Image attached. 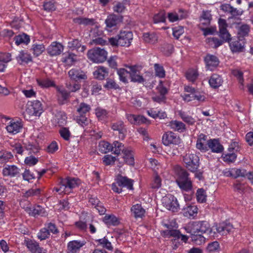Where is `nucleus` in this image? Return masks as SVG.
Returning a JSON list of instances; mask_svg holds the SVG:
<instances>
[{"label": "nucleus", "mask_w": 253, "mask_h": 253, "mask_svg": "<svg viewBox=\"0 0 253 253\" xmlns=\"http://www.w3.org/2000/svg\"><path fill=\"white\" fill-rule=\"evenodd\" d=\"M37 83L38 85L42 87H49L50 86L54 87L55 84L54 82L49 79H37Z\"/></svg>", "instance_id": "obj_42"}, {"label": "nucleus", "mask_w": 253, "mask_h": 253, "mask_svg": "<svg viewBox=\"0 0 253 253\" xmlns=\"http://www.w3.org/2000/svg\"><path fill=\"white\" fill-rule=\"evenodd\" d=\"M91 110V107L89 105L84 102L81 103L77 109V111L79 115H86Z\"/></svg>", "instance_id": "obj_39"}, {"label": "nucleus", "mask_w": 253, "mask_h": 253, "mask_svg": "<svg viewBox=\"0 0 253 253\" xmlns=\"http://www.w3.org/2000/svg\"><path fill=\"white\" fill-rule=\"evenodd\" d=\"M181 119L189 125H194L196 122V120L192 117L188 115L185 112L179 111L178 113Z\"/></svg>", "instance_id": "obj_35"}, {"label": "nucleus", "mask_w": 253, "mask_h": 253, "mask_svg": "<svg viewBox=\"0 0 253 253\" xmlns=\"http://www.w3.org/2000/svg\"><path fill=\"white\" fill-rule=\"evenodd\" d=\"M162 143L165 146L178 145L180 143L179 136L171 131L165 132L162 137Z\"/></svg>", "instance_id": "obj_8"}, {"label": "nucleus", "mask_w": 253, "mask_h": 253, "mask_svg": "<svg viewBox=\"0 0 253 253\" xmlns=\"http://www.w3.org/2000/svg\"><path fill=\"white\" fill-rule=\"evenodd\" d=\"M63 49L64 47L61 43L53 42L47 48V51L50 56H56L60 54Z\"/></svg>", "instance_id": "obj_17"}, {"label": "nucleus", "mask_w": 253, "mask_h": 253, "mask_svg": "<svg viewBox=\"0 0 253 253\" xmlns=\"http://www.w3.org/2000/svg\"><path fill=\"white\" fill-rule=\"evenodd\" d=\"M97 242L104 248H106L109 251H112L113 249L111 242L105 237L97 240Z\"/></svg>", "instance_id": "obj_53"}, {"label": "nucleus", "mask_w": 253, "mask_h": 253, "mask_svg": "<svg viewBox=\"0 0 253 253\" xmlns=\"http://www.w3.org/2000/svg\"><path fill=\"white\" fill-rule=\"evenodd\" d=\"M41 192V190L40 188L36 189H30L27 191L24 195V196L25 198H29L30 197L38 196L40 195Z\"/></svg>", "instance_id": "obj_59"}, {"label": "nucleus", "mask_w": 253, "mask_h": 253, "mask_svg": "<svg viewBox=\"0 0 253 253\" xmlns=\"http://www.w3.org/2000/svg\"><path fill=\"white\" fill-rule=\"evenodd\" d=\"M81 84L77 83H71L69 82L66 84V87L71 92H76L81 88Z\"/></svg>", "instance_id": "obj_61"}, {"label": "nucleus", "mask_w": 253, "mask_h": 253, "mask_svg": "<svg viewBox=\"0 0 253 253\" xmlns=\"http://www.w3.org/2000/svg\"><path fill=\"white\" fill-rule=\"evenodd\" d=\"M207 40L208 42L211 45H213V47L214 48H216L220 45H222L223 42H224L223 40V41H221L215 37L210 38Z\"/></svg>", "instance_id": "obj_51"}, {"label": "nucleus", "mask_w": 253, "mask_h": 253, "mask_svg": "<svg viewBox=\"0 0 253 253\" xmlns=\"http://www.w3.org/2000/svg\"><path fill=\"white\" fill-rule=\"evenodd\" d=\"M168 18L171 22H175L179 19H183L184 16L178 15L175 12H169L168 13Z\"/></svg>", "instance_id": "obj_60"}, {"label": "nucleus", "mask_w": 253, "mask_h": 253, "mask_svg": "<svg viewBox=\"0 0 253 253\" xmlns=\"http://www.w3.org/2000/svg\"><path fill=\"white\" fill-rule=\"evenodd\" d=\"M166 12L164 10L160 11L158 13L156 14L153 17L154 23H158L165 22L166 21Z\"/></svg>", "instance_id": "obj_47"}, {"label": "nucleus", "mask_w": 253, "mask_h": 253, "mask_svg": "<svg viewBox=\"0 0 253 253\" xmlns=\"http://www.w3.org/2000/svg\"><path fill=\"white\" fill-rule=\"evenodd\" d=\"M161 234L164 237H173L175 239H179V236L181 235L180 231L178 230H165L162 231Z\"/></svg>", "instance_id": "obj_34"}, {"label": "nucleus", "mask_w": 253, "mask_h": 253, "mask_svg": "<svg viewBox=\"0 0 253 253\" xmlns=\"http://www.w3.org/2000/svg\"><path fill=\"white\" fill-rule=\"evenodd\" d=\"M59 133L61 137L63 138L65 140H70L71 136V133L70 132L68 128L65 127H61L59 130Z\"/></svg>", "instance_id": "obj_48"}, {"label": "nucleus", "mask_w": 253, "mask_h": 253, "mask_svg": "<svg viewBox=\"0 0 253 253\" xmlns=\"http://www.w3.org/2000/svg\"><path fill=\"white\" fill-rule=\"evenodd\" d=\"M133 181L126 176L119 175L117 178V184L120 187H126L129 190L133 189Z\"/></svg>", "instance_id": "obj_19"}, {"label": "nucleus", "mask_w": 253, "mask_h": 253, "mask_svg": "<svg viewBox=\"0 0 253 253\" xmlns=\"http://www.w3.org/2000/svg\"><path fill=\"white\" fill-rule=\"evenodd\" d=\"M24 244L32 253H34L40 247L37 242L29 239L25 240Z\"/></svg>", "instance_id": "obj_36"}, {"label": "nucleus", "mask_w": 253, "mask_h": 253, "mask_svg": "<svg viewBox=\"0 0 253 253\" xmlns=\"http://www.w3.org/2000/svg\"><path fill=\"white\" fill-rule=\"evenodd\" d=\"M60 185L63 186L64 190L66 192H70L68 190H71L78 187L80 184V180L78 178L67 177L65 178H61L60 181Z\"/></svg>", "instance_id": "obj_10"}, {"label": "nucleus", "mask_w": 253, "mask_h": 253, "mask_svg": "<svg viewBox=\"0 0 253 253\" xmlns=\"http://www.w3.org/2000/svg\"><path fill=\"white\" fill-rule=\"evenodd\" d=\"M197 201L200 203L205 202L206 201V191L203 188L198 189L196 193Z\"/></svg>", "instance_id": "obj_52"}, {"label": "nucleus", "mask_w": 253, "mask_h": 253, "mask_svg": "<svg viewBox=\"0 0 253 253\" xmlns=\"http://www.w3.org/2000/svg\"><path fill=\"white\" fill-rule=\"evenodd\" d=\"M50 233L47 228L44 227L41 229L38 237L41 240H45L49 237Z\"/></svg>", "instance_id": "obj_63"}, {"label": "nucleus", "mask_w": 253, "mask_h": 253, "mask_svg": "<svg viewBox=\"0 0 253 253\" xmlns=\"http://www.w3.org/2000/svg\"><path fill=\"white\" fill-rule=\"evenodd\" d=\"M68 46L72 49H76L78 52H84L86 49L85 45H82L80 41L78 39H71L68 42Z\"/></svg>", "instance_id": "obj_24"}, {"label": "nucleus", "mask_w": 253, "mask_h": 253, "mask_svg": "<svg viewBox=\"0 0 253 253\" xmlns=\"http://www.w3.org/2000/svg\"><path fill=\"white\" fill-rule=\"evenodd\" d=\"M123 149H126L124 145L119 141H115L111 145V152L117 155L120 154L121 151L123 152Z\"/></svg>", "instance_id": "obj_38"}, {"label": "nucleus", "mask_w": 253, "mask_h": 253, "mask_svg": "<svg viewBox=\"0 0 253 253\" xmlns=\"http://www.w3.org/2000/svg\"><path fill=\"white\" fill-rule=\"evenodd\" d=\"M84 242L72 241L68 243L67 245V253H77L84 245Z\"/></svg>", "instance_id": "obj_20"}, {"label": "nucleus", "mask_w": 253, "mask_h": 253, "mask_svg": "<svg viewBox=\"0 0 253 253\" xmlns=\"http://www.w3.org/2000/svg\"><path fill=\"white\" fill-rule=\"evenodd\" d=\"M118 35L120 46L128 47L130 45L133 39V34L131 32L121 31Z\"/></svg>", "instance_id": "obj_9"}, {"label": "nucleus", "mask_w": 253, "mask_h": 253, "mask_svg": "<svg viewBox=\"0 0 253 253\" xmlns=\"http://www.w3.org/2000/svg\"><path fill=\"white\" fill-rule=\"evenodd\" d=\"M111 128L114 131L116 132V133H118L119 138L121 139L125 138L126 129L123 121H119L112 123Z\"/></svg>", "instance_id": "obj_13"}, {"label": "nucleus", "mask_w": 253, "mask_h": 253, "mask_svg": "<svg viewBox=\"0 0 253 253\" xmlns=\"http://www.w3.org/2000/svg\"><path fill=\"white\" fill-rule=\"evenodd\" d=\"M104 87L108 89H117L120 88L119 84L114 80L110 78L106 79V82L104 85Z\"/></svg>", "instance_id": "obj_45"}, {"label": "nucleus", "mask_w": 253, "mask_h": 253, "mask_svg": "<svg viewBox=\"0 0 253 253\" xmlns=\"http://www.w3.org/2000/svg\"><path fill=\"white\" fill-rule=\"evenodd\" d=\"M44 49L45 47L43 44H34L33 45V52L36 56L41 54Z\"/></svg>", "instance_id": "obj_57"}, {"label": "nucleus", "mask_w": 253, "mask_h": 253, "mask_svg": "<svg viewBox=\"0 0 253 253\" xmlns=\"http://www.w3.org/2000/svg\"><path fill=\"white\" fill-rule=\"evenodd\" d=\"M126 67L130 70L129 73L131 82L138 83L144 82V79L139 75V69L138 66H126Z\"/></svg>", "instance_id": "obj_11"}, {"label": "nucleus", "mask_w": 253, "mask_h": 253, "mask_svg": "<svg viewBox=\"0 0 253 253\" xmlns=\"http://www.w3.org/2000/svg\"><path fill=\"white\" fill-rule=\"evenodd\" d=\"M58 102L59 104H65L70 96V93L64 89H58L57 90Z\"/></svg>", "instance_id": "obj_30"}, {"label": "nucleus", "mask_w": 253, "mask_h": 253, "mask_svg": "<svg viewBox=\"0 0 253 253\" xmlns=\"http://www.w3.org/2000/svg\"><path fill=\"white\" fill-rule=\"evenodd\" d=\"M103 221L108 226H117L120 224L118 218L114 214H106Z\"/></svg>", "instance_id": "obj_27"}, {"label": "nucleus", "mask_w": 253, "mask_h": 253, "mask_svg": "<svg viewBox=\"0 0 253 253\" xmlns=\"http://www.w3.org/2000/svg\"><path fill=\"white\" fill-rule=\"evenodd\" d=\"M23 127V124L21 122L11 121L6 126V129L8 132L15 134L20 132Z\"/></svg>", "instance_id": "obj_18"}, {"label": "nucleus", "mask_w": 253, "mask_h": 253, "mask_svg": "<svg viewBox=\"0 0 253 253\" xmlns=\"http://www.w3.org/2000/svg\"><path fill=\"white\" fill-rule=\"evenodd\" d=\"M68 75L71 80L76 82L87 79V76L84 72L80 69L75 68L69 70Z\"/></svg>", "instance_id": "obj_16"}, {"label": "nucleus", "mask_w": 253, "mask_h": 253, "mask_svg": "<svg viewBox=\"0 0 253 253\" xmlns=\"http://www.w3.org/2000/svg\"><path fill=\"white\" fill-rule=\"evenodd\" d=\"M209 83L211 87L216 88L222 85L223 80L218 75L213 74L211 77Z\"/></svg>", "instance_id": "obj_29"}, {"label": "nucleus", "mask_w": 253, "mask_h": 253, "mask_svg": "<svg viewBox=\"0 0 253 253\" xmlns=\"http://www.w3.org/2000/svg\"><path fill=\"white\" fill-rule=\"evenodd\" d=\"M162 204L168 210L176 212L179 209L177 199L172 195H168L162 199Z\"/></svg>", "instance_id": "obj_6"}, {"label": "nucleus", "mask_w": 253, "mask_h": 253, "mask_svg": "<svg viewBox=\"0 0 253 253\" xmlns=\"http://www.w3.org/2000/svg\"><path fill=\"white\" fill-rule=\"evenodd\" d=\"M169 126L175 131L183 132L185 131L186 127L184 123L178 121H171L169 122Z\"/></svg>", "instance_id": "obj_32"}, {"label": "nucleus", "mask_w": 253, "mask_h": 253, "mask_svg": "<svg viewBox=\"0 0 253 253\" xmlns=\"http://www.w3.org/2000/svg\"><path fill=\"white\" fill-rule=\"evenodd\" d=\"M123 153L124 154L123 157L124 161L121 163H126L130 166H134V159L132 151L128 148H126V149L123 150Z\"/></svg>", "instance_id": "obj_21"}, {"label": "nucleus", "mask_w": 253, "mask_h": 253, "mask_svg": "<svg viewBox=\"0 0 253 253\" xmlns=\"http://www.w3.org/2000/svg\"><path fill=\"white\" fill-rule=\"evenodd\" d=\"M143 37L145 42L148 43H154L157 41V37L154 33H144Z\"/></svg>", "instance_id": "obj_46"}, {"label": "nucleus", "mask_w": 253, "mask_h": 253, "mask_svg": "<svg viewBox=\"0 0 253 253\" xmlns=\"http://www.w3.org/2000/svg\"><path fill=\"white\" fill-rule=\"evenodd\" d=\"M98 150L102 153H107L111 151V145L107 141H101L99 143Z\"/></svg>", "instance_id": "obj_41"}, {"label": "nucleus", "mask_w": 253, "mask_h": 253, "mask_svg": "<svg viewBox=\"0 0 253 253\" xmlns=\"http://www.w3.org/2000/svg\"><path fill=\"white\" fill-rule=\"evenodd\" d=\"M209 149H211L214 153H221L223 150V146L220 144L219 141L216 139H210L209 142Z\"/></svg>", "instance_id": "obj_23"}, {"label": "nucleus", "mask_w": 253, "mask_h": 253, "mask_svg": "<svg viewBox=\"0 0 253 253\" xmlns=\"http://www.w3.org/2000/svg\"><path fill=\"white\" fill-rule=\"evenodd\" d=\"M108 75L107 69L103 66H99L93 72V76L95 79L100 80H104Z\"/></svg>", "instance_id": "obj_26"}, {"label": "nucleus", "mask_w": 253, "mask_h": 253, "mask_svg": "<svg viewBox=\"0 0 253 253\" xmlns=\"http://www.w3.org/2000/svg\"><path fill=\"white\" fill-rule=\"evenodd\" d=\"M250 30L248 25L243 24L238 27V52L243 51L245 45L244 37L248 36Z\"/></svg>", "instance_id": "obj_7"}, {"label": "nucleus", "mask_w": 253, "mask_h": 253, "mask_svg": "<svg viewBox=\"0 0 253 253\" xmlns=\"http://www.w3.org/2000/svg\"><path fill=\"white\" fill-rule=\"evenodd\" d=\"M129 71H127L125 68H120L117 69V74L119 77L120 81L125 84L128 83L127 77L129 75Z\"/></svg>", "instance_id": "obj_37"}, {"label": "nucleus", "mask_w": 253, "mask_h": 253, "mask_svg": "<svg viewBox=\"0 0 253 253\" xmlns=\"http://www.w3.org/2000/svg\"><path fill=\"white\" fill-rule=\"evenodd\" d=\"M191 235H201L204 233L210 234L212 229L209 223L206 221H199L190 223L186 229Z\"/></svg>", "instance_id": "obj_3"}, {"label": "nucleus", "mask_w": 253, "mask_h": 253, "mask_svg": "<svg viewBox=\"0 0 253 253\" xmlns=\"http://www.w3.org/2000/svg\"><path fill=\"white\" fill-rule=\"evenodd\" d=\"M176 176V182L182 191L189 192L192 190L193 184L189 174L187 171L180 166H176L174 169Z\"/></svg>", "instance_id": "obj_1"}, {"label": "nucleus", "mask_w": 253, "mask_h": 253, "mask_svg": "<svg viewBox=\"0 0 253 253\" xmlns=\"http://www.w3.org/2000/svg\"><path fill=\"white\" fill-rule=\"evenodd\" d=\"M219 37L224 41L225 42L228 41L231 35L227 30V24L225 20L220 18L218 20Z\"/></svg>", "instance_id": "obj_14"}, {"label": "nucleus", "mask_w": 253, "mask_h": 253, "mask_svg": "<svg viewBox=\"0 0 253 253\" xmlns=\"http://www.w3.org/2000/svg\"><path fill=\"white\" fill-rule=\"evenodd\" d=\"M119 17L115 14H111L108 16L105 20L106 27L109 31V29L113 28L117 25L119 22Z\"/></svg>", "instance_id": "obj_28"}, {"label": "nucleus", "mask_w": 253, "mask_h": 253, "mask_svg": "<svg viewBox=\"0 0 253 253\" xmlns=\"http://www.w3.org/2000/svg\"><path fill=\"white\" fill-rule=\"evenodd\" d=\"M2 173L4 176L14 177L19 173V169L14 165H7L3 169Z\"/></svg>", "instance_id": "obj_25"}, {"label": "nucleus", "mask_w": 253, "mask_h": 253, "mask_svg": "<svg viewBox=\"0 0 253 253\" xmlns=\"http://www.w3.org/2000/svg\"><path fill=\"white\" fill-rule=\"evenodd\" d=\"M223 160L228 163H232L235 161L237 156L235 153L223 154L222 155Z\"/></svg>", "instance_id": "obj_55"}, {"label": "nucleus", "mask_w": 253, "mask_h": 253, "mask_svg": "<svg viewBox=\"0 0 253 253\" xmlns=\"http://www.w3.org/2000/svg\"><path fill=\"white\" fill-rule=\"evenodd\" d=\"M223 174L226 176L231 177L233 178L237 177V169L234 168L229 169H225L223 172Z\"/></svg>", "instance_id": "obj_64"}, {"label": "nucleus", "mask_w": 253, "mask_h": 253, "mask_svg": "<svg viewBox=\"0 0 253 253\" xmlns=\"http://www.w3.org/2000/svg\"><path fill=\"white\" fill-rule=\"evenodd\" d=\"M161 186V179L160 177L156 174L155 175L154 179L151 183V187L152 189H158Z\"/></svg>", "instance_id": "obj_62"}, {"label": "nucleus", "mask_w": 253, "mask_h": 253, "mask_svg": "<svg viewBox=\"0 0 253 253\" xmlns=\"http://www.w3.org/2000/svg\"><path fill=\"white\" fill-rule=\"evenodd\" d=\"M233 228V226L230 223L226 224L222 223L219 224L218 226H216L215 229L217 232L221 234V235H226L231 231Z\"/></svg>", "instance_id": "obj_33"}, {"label": "nucleus", "mask_w": 253, "mask_h": 253, "mask_svg": "<svg viewBox=\"0 0 253 253\" xmlns=\"http://www.w3.org/2000/svg\"><path fill=\"white\" fill-rule=\"evenodd\" d=\"M88 58L94 63H102L107 57V52L104 49L99 47L93 48L87 52Z\"/></svg>", "instance_id": "obj_4"}, {"label": "nucleus", "mask_w": 253, "mask_h": 253, "mask_svg": "<svg viewBox=\"0 0 253 253\" xmlns=\"http://www.w3.org/2000/svg\"><path fill=\"white\" fill-rule=\"evenodd\" d=\"M95 114L99 120H104L107 117L108 112L105 109L97 108L95 110Z\"/></svg>", "instance_id": "obj_54"}, {"label": "nucleus", "mask_w": 253, "mask_h": 253, "mask_svg": "<svg viewBox=\"0 0 253 253\" xmlns=\"http://www.w3.org/2000/svg\"><path fill=\"white\" fill-rule=\"evenodd\" d=\"M76 122L83 127H84L88 125L90 121L86 117V115H79L76 117Z\"/></svg>", "instance_id": "obj_49"}, {"label": "nucleus", "mask_w": 253, "mask_h": 253, "mask_svg": "<svg viewBox=\"0 0 253 253\" xmlns=\"http://www.w3.org/2000/svg\"><path fill=\"white\" fill-rule=\"evenodd\" d=\"M13 158V155L10 152L5 150L0 151V163H6Z\"/></svg>", "instance_id": "obj_43"}, {"label": "nucleus", "mask_w": 253, "mask_h": 253, "mask_svg": "<svg viewBox=\"0 0 253 253\" xmlns=\"http://www.w3.org/2000/svg\"><path fill=\"white\" fill-rule=\"evenodd\" d=\"M209 142H210V140L207 139V136L205 134L201 133L197 139L196 147L201 152H207L209 150Z\"/></svg>", "instance_id": "obj_15"}, {"label": "nucleus", "mask_w": 253, "mask_h": 253, "mask_svg": "<svg viewBox=\"0 0 253 253\" xmlns=\"http://www.w3.org/2000/svg\"><path fill=\"white\" fill-rule=\"evenodd\" d=\"M76 57L75 54L68 53L63 58V61L68 64H72L76 61Z\"/></svg>", "instance_id": "obj_58"}, {"label": "nucleus", "mask_w": 253, "mask_h": 253, "mask_svg": "<svg viewBox=\"0 0 253 253\" xmlns=\"http://www.w3.org/2000/svg\"><path fill=\"white\" fill-rule=\"evenodd\" d=\"M14 40L17 45H19L22 43L27 44L30 42V38L29 36L23 34V35L15 36Z\"/></svg>", "instance_id": "obj_44"}, {"label": "nucleus", "mask_w": 253, "mask_h": 253, "mask_svg": "<svg viewBox=\"0 0 253 253\" xmlns=\"http://www.w3.org/2000/svg\"><path fill=\"white\" fill-rule=\"evenodd\" d=\"M206 67L208 70L213 71L219 65L218 58L215 55L208 54L204 58Z\"/></svg>", "instance_id": "obj_12"}, {"label": "nucleus", "mask_w": 253, "mask_h": 253, "mask_svg": "<svg viewBox=\"0 0 253 253\" xmlns=\"http://www.w3.org/2000/svg\"><path fill=\"white\" fill-rule=\"evenodd\" d=\"M74 23L84 26H92L96 23V20L93 18H88L84 17H77L73 19Z\"/></svg>", "instance_id": "obj_22"}, {"label": "nucleus", "mask_w": 253, "mask_h": 253, "mask_svg": "<svg viewBox=\"0 0 253 253\" xmlns=\"http://www.w3.org/2000/svg\"><path fill=\"white\" fill-rule=\"evenodd\" d=\"M131 211L135 217H142L145 213V210L139 204L133 206L131 208Z\"/></svg>", "instance_id": "obj_40"}, {"label": "nucleus", "mask_w": 253, "mask_h": 253, "mask_svg": "<svg viewBox=\"0 0 253 253\" xmlns=\"http://www.w3.org/2000/svg\"><path fill=\"white\" fill-rule=\"evenodd\" d=\"M43 112V107L41 101L38 100L29 101L24 113V118L30 121L33 118L40 117Z\"/></svg>", "instance_id": "obj_2"}, {"label": "nucleus", "mask_w": 253, "mask_h": 253, "mask_svg": "<svg viewBox=\"0 0 253 253\" xmlns=\"http://www.w3.org/2000/svg\"><path fill=\"white\" fill-rule=\"evenodd\" d=\"M18 61L21 60V63L23 62L28 63L32 61V57L27 52L21 51L17 57Z\"/></svg>", "instance_id": "obj_50"}, {"label": "nucleus", "mask_w": 253, "mask_h": 253, "mask_svg": "<svg viewBox=\"0 0 253 253\" xmlns=\"http://www.w3.org/2000/svg\"><path fill=\"white\" fill-rule=\"evenodd\" d=\"M29 214L34 216L41 215L42 216H45L46 212L45 209L40 205H35L33 208L30 209Z\"/></svg>", "instance_id": "obj_31"}, {"label": "nucleus", "mask_w": 253, "mask_h": 253, "mask_svg": "<svg viewBox=\"0 0 253 253\" xmlns=\"http://www.w3.org/2000/svg\"><path fill=\"white\" fill-rule=\"evenodd\" d=\"M199 158L194 154H186L183 157L185 167L190 171L195 172L199 167Z\"/></svg>", "instance_id": "obj_5"}, {"label": "nucleus", "mask_w": 253, "mask_h": 253, "mask_svg": "<svg viewBox=\"0 0 253 253\" xmlns=\"http://www.w3.org/2000/svg\"><path fill=\"white\" fill-rule=\"evenodd\" d=\"M154 68L156 75L160 78H164L165 76V71L163 66L159 64H154Z\"/></svg>", "instance_id": "obj_56"}]
</instances>
